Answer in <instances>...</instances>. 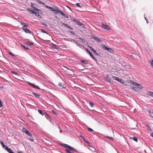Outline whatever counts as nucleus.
Segmentation results:
<instances>
[{"label":"nucleus","instance_id":"obj_16","mask_svg":"<svg viewBox=\"0 0 153 153\" xmlns=\"http://www.w3.org/2000/svg\"><path fill=\"white\" fill-rule=\"evenodd\" d=\"M131 88L137 92H138L139 90L138 89L137 87H131Z\"/></svg>","mask_w":153,"mask_h":153},{"label":"nucleus","instance_id":"obj_3","mask_svg":"<svg viewBox=\"0 0 153 153\" xmlns=\"http://www.w3.org/2000/svg\"><path fill=\"white\" fill-rule=\"evenodd\" d=\"M102 27L103 28L107 30H108L111 29L109 27V26L108 25L105 24H102Z\"/></svg>","mask_w":153,"mask_h":153},{"label":"nucleus","instance_id":"obj_54","mask_svg":"<svg viewBox=\"0 0 153 153\" xmlns=\"http://www.w3.org/2000/svg\"><path fill=\"white\" fill-rule=\"evenodd\" d=\"M70 32V33L72 34L73 35H75V33L74 32H73L72 31H69Z\"/></svg>","mask_w":153,"mask_h":153},{"label":"nucleus","instance_id":"obj_64","mask_svg":"<svg viewBox=\"0 0 153 153\" xmlns=\"http://www.w3.org/2000/svg\"><path fill=\"white\" fill-rule=\"evenodd\" d=\"M59 85L60 86H62V83H61V82H59Z\"/></svg>","mask_w":153,"mask_h":153},{"label":"nucleus","instance_id":"obj_43","mask_svg":"<svg viewBox=\"0 0 153 153\" xmlns=\"http://www.w3.org/2000/svg\"><path fill=\"white\" fill-rule=\"evenodd\" d=\"M62 25L66 27H68V25L67 24H65V23H62Z\"/></svg>","mask_w":153,"mask_h":153},{"label":"nucleus","instance_id":"obj_30","mask_svg":"<svg viewBox=\"0 0 153 153\" xmlns=\"http://www.w3.org/2000/svg\"><path fill=\"white\" fill-rule=\"evenodd\" d=\"M40 30L43 33H46L47 34H48V33L46 31L44 30L43 29H41Z\"/></svg>","mask_w":153,"mask_h":153},{"label":"nucleus","instance_id":"obj_53","mask_svg":"<svg viewBox=\"0 0 153 153\" xmlns=\"http://www.w3.org/2000/svg\"><path fill=\"white\" fill-rule=\"evenodd\" d=\"M52 112L53 114L55 115H57V114L53 111H52Z\"/></svg>","mask_w":153,"mask_h":153},{"label":"nucleus","instance_id":"obj_26","mask_svg":"<svg viewBox=\"0 0 153 153\" xmlns=\"http://www.w3.org/2000/svg\"><path fill=\"white\" fill-rule=\"evenodd\" d=\"M21 47H22V48H23L25 49H26L27 50H29L28 48H27L25 46L23 45V44H21Z\"/></svg>","mask_w":153,"mask_h":153},{"label":"nucleus","instance_id":"obj_49","mask_svg":"<svg viewBox=\"0 0 153 153\" xmlns=\"http://www.w3.org/2000/svg\"><path fill=\"white\" fill-rule=\"evenodd\" d=\"M88 130L89 132H91L92 131H93V130L92 129H91L90 128H88Z\"/></svg>","mask_w":153,"mask_h":153},{"label":"nucleus","instance_id":"obj_21","mask_svg":"<svg viewBox=\"0 0 153 153\" xmlns=\"http://www.w3.org/2000/svg\"><path fill=\"white\" fill-rule=\"evenodd\" d=\"M36 1H37V2H38V3L39 4H41L43 5H45V3L42 2V1H41L40 0H36Z\"/></svg>","mask_w":153,"mask_h":153},{"label":"nucleus","instance_id":"obj_38","mask_svg":"<svg viewBox=\"0 0 153 153\" xmlns=\"http://www.w3.org/2000/svg\"><path fill=\"white\" fill-rule=\"evenodd\" d=\"M27 43L28 45H33V42H31L30 41H28L27 42Z\"/></svg>","mask_w":153,"mask_h":153},{"label":"nucleus","instance_id":"obj_37","mask_svg":"<svg viewBox=\"0 0 153 153\" xmlns=\"http://www.w3.org/2000/svg\"><path fill=\"white\" fill-rule=\"evenodd\" d=\"M65 150H66V152L67 153H74L73 152H71L68 149H65Z\"/></svg>","mask_w":153,"mask_h":153},{"label":"nucleus","instance_id":"obj_56","mask_svg":"<svg viewBox=\"0 0 153 153\" xmlns=\"http://www.w3.org/2000/svg\"><path fill=\"white\" fill-rule=\"evenodd\" d=\"M62 87L63 88H65L66 87V86L65 84H63V85H62Z\"/></svg>","mask_w":153,"mask_h":153},{"label":"nucleus","instance_id":"obj_11","mask_svg":"<svg viewBox=\"0 0 153 153\" xmlns=\"http://www.w3.org/2000/svg\"><path fill=\"white\" fill-rule=\"evenodd\" d=\"M147 94L148 95H149L153 97V92L149 91L147 92Z\"/></svg>","mask_w":153,"mask_h":153},{"label":"nucleus","instance_id":"obj_19","mask_svg":"<svg viewBox=\"0 0 153 153\" xmlns=\"http://www.w3.org/2000/svg\"><path fill=\"white\" fill-rule=\"evenodd\" d=\"M91 38L94 39L97 41H98V40L99 39L98 38L96 37L95 36L93 35L92 36V37H91Z\"/></svg>","mask_w":153,"mask_h":153},{"label":"nucleus","instance_id":"obj_28","mask_svg":"<svg viewBox=\"0 0 153 153\" xmlns=\"http://www.w3.org/2000/svg\"><path fill=\"white\" fill-rule=\"evenodd\" d=\"M107 50L110 52H112L114 51L112 49L110 48H108Z\"/></svg>","mask_w":153,"mask_h":153},{"label":"nucleus","instance_id":"obj_32","mask_svg":"<svg viewBox=\"0 0 153 153\" xmlns=\"http://www.w3.org/2000/svg\"><path fill=\"white\" fill-rule=\"evenodd\" d=\"M137 87L138 88L140 89H142V86L141 84L138 83L137 85Z\"/></svg>","mask_w":153,"mask_h":153},{"label":"nucleus","instance_id":"obj_59","mask_svg":"<svg viewBox=\"0 0 153 153\" xmlns=\"http://www.w3.org/2000/svg\"><path fill=\"white\" fill-rule=\"evenodd\" d=\"M134 83V85H135V86H137V84H138V83L136 82H135Z\"/></svg>","mask_w":153,"mask_h":153},{"label":"nucleus","instance_id":"obj_1","mask_svg":"<svg viewBox=\"0 0 153 153\" xmlns=\"http://www.w3.org/2000/svg\"><path fill=\"white\" fill-rule=\"evenodd\" d=\"M61 145L65 148H68L71 151H74L76 152H77V151L74 148L72 147H71V146H69L67 144L61 143Z\"/></svg>","mask_w":153,"mask_h":153},{"label":"nucleus","instance_id":"obj_10","mask_svg":"<svg viewBox=\"0 0 153 153\" xmlns=\"http://www.w3.org/2000/svg\"><path fill=\"white\" fill-rule=\"evenodd\" d=\"M89 48H90V49L94 52L95 54L97 55H99V54L92 47L89 46Z\"/></svg>","mask_w":153,"mask_h":153},{"label":"nucleus","instance_id":"obj_44","mask_svg":"<svg viewBox=\"0 0 153 153\" xmlns=\"http://www.w3.org/2000/svg\"><path fill=\"white\" fill-rule=\"evenodd\" d=\"M36 16H40L39 14V13H36L35 12L34 14Z\"/></svg>","mask_w":153,"mask_h":153},{"label":"nucleus","instance_id":"obj_55","mask_svg":"<svg viewBox=\"0 0 153 153\" xmlns=\"http://www.w3.org/2000/svg\"><path fill=\"white\" fill-rule=\"evenodd\" d=\"M98 42H99V43H102V41L101 40V39H99L98 41Z\"/></svg>","mask_w":153,"mask_h":153},{"label":"nucleus","instance_id":"obj_18","mask_svg":"<svg viewBox=\"0 0 153 153\" xmlns=\"http://www.w3.org/2000/svg\"><path fill=\"white\" fill-rule=\"evenodd\" d=\"M149 62L151 67L153 68V59L150 60Z\"/></svg>","mask_w":153,"mask_h":153},{"label":"nucleus","instance_id":"obj_15","mask_svg":"<svg viewBox=\"0 0 153 153\" xmlns=\"http://www.w3.org/2000/svg\"><path fill=\"white\" fill-rule=\"evenodd\" d=\"M27 10L28 11L30 12L31 13H32V14H34L35 12L34 11H33L32 10H31L30 9H29V8H27Z\"/></svg>","mask_w":153,"mask_h":153},{"label":"nucleus","instance_id":"obj_58","mask_svg":"<svg viewBox=\"0 0 153 153\" xmlns=\"http://www.w3.org/2000/svg\"><path fill=\"white\" fill-rule=\"evenodd\" d=\"M72 21L75 22H76V23L78 21H77L76 20V19H73L72 20Z\"/></svg>","mask_w":153,"mask_h":153},{"label":"nucleus","instance_id":"obj_33","mask_svg":"<svg viewBox=\"0 0 153 153\" xmlns=\"http://www.w3.org/2000/svg\"><path fill=\"white\" fill-rule=\"evenodd\" d=\"M52 45L53 48H54L56 49H57V46L56 45L54 44H52Z\"/></svg>","mask_w":153,"mask_h":153},{"label":"nucleus","instance_id":"obj_12","mask_svg":"<svg viewBox=\"0 0 153 153\" xmlns=\"http://www.w3.org/2000/svg\"><path fill=\"white\" fill-rule=\"evenodd\" d=\"M33 94L37 98H39L40 95L39 94L35 92H33Z\"/></svg>","mask_w":153,"mask_h":153},{"label":"nucleus","instance_id":"obj_13","mask_svg":"<svg viewBox=\"0 0 153 153\" xmlns=\"http://www.w3.org/2000/svg\"><path fill=\"white\" fill-rule=\"evenodd\" d=\"M20 23L22 25H23V27H27L28 26V25H27L26 23L24 22H21Z\"/></svg>","mask_w":153,"mask_h":153},{"label":"nucleus","instance_id":"obj_24","mask_svg":"<svg viewBox=\"0 0 153 153\" xmlns=\"http://www.w3.org/2000/svg\"><path fill=\"white\" fill-rule=\"evenodd\" d=\"M80 61L81 62L84 63L85 64H88V61L86 60H81Z\"/></svg>","mask_w":153,"mask_h":153},{"label":"nucleus","instance_id":"obj_41","mask_svg":"<svg viewBox=\"0 0 153 153\" xmlns=\"http://www.w3.org/2000/svg\"><path fill=\"white\" fill-rule=\"evenodd\" d=\"M149 113L151 117H153V111H150Z\"/></svg>","mask_w":153,"mask_h":153},{"label":"nucleus","instance_id":"obj_40","mask_svg":"<svg viewBox=\"0 0 153 153\" xmlns=\"http://www.w3.org/2000/svg\"><path fill=\"white\" fill-rule=\"evenodd\" d=\"M76 45L79 47H82V45H81V44L78 42L77 43V44Z\"/></svg>","mask_w":153,"mask_h":153},{"label":"nucleus","instance_id":"obj_25","mask_svg":"<svg viewBox=\"0 0 153 153\" xmlns=\"http://www.w3.org/2000/svg\"><path fill=\"white\" fill-rule=\"evenodd\" d=\"M112 77L115 80H116L117 81H118L119 80V78H118V77H117V76H112Z\"/></svg>","mask_w":153,"mask_h":153},{"label":"nucleus","instance_id":"obj_57","mask_svg":"<svg viewBox=\"0 0 153 153\" xmlns=\"http://www.w3.org/2000/svg\"><path fill=\"white\" fill-rule=\"evenodd\" d=\"M68 28H69V29H71V30H73V27L70 26L69 25H68Z\"/></svg>","mask_w":153,"mask_h":153},{"label":"nucleus","instance_id":"obj_62","mask_svg":"<svg viewBox=\"0 0 153 153\" xmlns=\"http://www.w3.org/2000/svg\"><path fill=\"white\" fill-rule=\"evenodd\" d=\"M88 144L91 147H92V146L91 145V143H90L88 142Z\"/></svg>","mask_w":153,"mask_h":153},{"label":"nucleus","instance_id":"obj_6","mask_svg":"<svg viewBox=\"0 0 153 153\" xmlns=\"http://www.w3.org/2000/svg\"><path fill=\"white\" fill-rule=\"evenodd\" d=\"M58 7H55V9H54L53 7H49V9H50L51 10L53 11L55 13V14H56V12L57 11V9Z\"/></svg>","mask_w":153,"mask_h":153},{"label":"nucleus","instance_id":"obj_35","mask_svg":"<svg viewBox=\"0 0 153 153\" xmlns=\"http://www.w3.org/2000/svg\"><path fill=\"white\" fill-rule=\"evenodd\" d=\"M146 128L149 131H151L152 129L149 125H147Z\"/></svg>","mask_w":153,"mask_h":153},{"label":"nucleus","instance_id":"obj_39","mask_svg":"<svg viewBox=\"0 0 153 153\" xmlns=\"http://www.w3.org/2000/svg\"><path fill=\"white\" fill-rule=\"evenodd\" d=\"M28 82L29 84V85H30L31 86H32L33 87V88L35 87L36 85H35L34 84H32L30 82Z\"/></svg>","mask_w":153,"mask_h":153},{"label":"nucleus","instance_id":"obj_48","mask_svg":"<svg viewBox=\"0 0 153 153\" xmlns=\"http://www.w3.org/2000/svg\"><path fill=\"white\" fill-rule=\"evenodd\" d=\"M41 23L42 25H44L46 27H48V25L42 22H41Z\"/></svg>","mask_w":153,"mask_h":153},{"label":"nucleus","instance_id":"obj_34","mask_svg":"<svg viewBox=\"0 0 153 153\" xmlns=\"http://www.w3.org/2000/svg\"><path fill=\"white\" fill-rule=\"evenodd\" d=\"M81 40H82V42H83L85 44H86V43H87V41L85 39H82Z\"/></svg>","mask_w":153,"mask_h":153},{"label":"nucleus","instance_id":"obj_17","mask_svg":"<svg viewBox=\"0 0 153 153\" xmlns=\"http://www.w3.org/2000/svg\"><path fill=\"white\" fill-rule=\"evenodd\" d=\"M130 138L131 139L133 140L134 141H135L136 142H137L138 141L137 138L136 137H130Z\"/></svg>","mask_w":153,"mask_h":153},{"label":"nucleus","instance_id":"obj_31","mask_svg":"<svg viewBox=\"0 0 153 153\" xmlns=\"http://www.w3.org/2000/svg\"><path fill=\"white\" fill-rule=\"evenodd\" d=\"M101 46L103 48H104L105 50H107V48H108L105 45H101Z\"/></svg>","mask_w":153,"mask_h":153},{"label":"nucleus","instance_id":"obj_61","mask_svg":"<svg viewBox=\"0 0 153 153\" xmlns=\"http://www.w3.org/2000/svg\"><path fill=\"white\" fill-rule=\"evenodd\" d=\"M72 41H73L74 43H76V45L77 44V43H78V42H76V41H75V40L73 39V40H72Z\"/></svg>","mask_w":153,"mask_h":153},{"label":"nucleus","instance_id":"obj_63","mask_svg":"<svg viewBox=\"0 0 153 153\" xmlns=\"http://www.w3.org/2000/svg\"><path fill=\"white\" fill-rule=\"evenodd\" d=\"M2 106V103L1 101L0 100V107H1Z\"/></svg>","mask_w":153,"mask_h":153},{"label":"nucleus","instance_id":"obj_22","mask_svg":"<svg viewBox=\"0 0 153 153\" xmlns=\"http://www.w3.org/2000/svg\"><path fill=\"white\" fill-rule=\"evenodd\" d=\"M11 73L13 74H14L16 76H19V74L18 73L14 71H11Z\"/></svg>","mask_w":153,"mask_h":153},{"label":"nucleus","instance_id":"obj_5","mask_svg":"<svg viewBox=\"0 0 153 153\" xmlns=\"http://www.w3.org/2000/svg\"><path fill=\"white\" fill-rule=\"evenodd\" d=\"M58 7H55V9H54L53 7H49V9H50L51 10L53 11L55 13V14H56V12L57 11V9Z\"/></svg>","mask_w":153,"mask_h":153},{"label":"nucleus","instance_id":"obj_14","mask_svg":"<svg viewBox=\"0 0 153 153\" xmlns=\"http://www.w3.org/2000/svg\"><path fill=\"white\" fill-rule=\"evenodd\" d=\"M76 23L77 25H80L82 26V27H84L85 25L84 24H83L81 22H80L77 21Z\"/></svg>","mask_w":153,"mask_h":153},{"label":"nucleus","instance_id":"obj_45","mask_svg":"<svg viewBox=\"0 0 153 153\" xmlns=\"http://www.w3.org/2000/svg\"><path fill=\"white\" fill-rule=\"evenodd\" d=\"M9 153H14L13 152L11 149H10L8 152Z\"/></svg>","mask_w":153,"mask_h":153},{"label":"nucleus","instance_id":"obj_51","mask_svg":"<svg viewBox=\"0 0 153 153\" xmlns=\"http://www.w3.org/2000/svg\"><path fill=\"white\" fill-rule=\"evenodd\" d=\"M92 148V149H90L89 148V149L90 150H91V151H95V149L93 147Z\"/></svg>","mask_w":153,"mask_h":153},{"label":"nucleus","instance_id":"obj_60","mask_svg":"<svg viewBox=\"0 0 153 153\" xmlns=\"http://www.w3.org/2000/svg\"><path fill=\"white\" fill-rule=\"evenodd\" d=\"M28 139H29V140H30V141H34V139H31L30 138H28Z\"/></svg>","mask_w":153,"mask_h":153},{"label":"nucleus","instance_id":"obj_20","mask_svg":"<svg viewBox=\"0 0 153 153\" xmlns=\"http://www.w3.org/2000/svg\"><path fill=\"white\" fill-rule=\"evenodd\" d=\"M33 8L34 10L39 13H40V12H41V10L38 9L36 7H34V8Z\"/></svg>","mask_w":153,"mask_h":153},{"label":"nucleus","instance_id":"obj_7","mask_svg":"<svg viewBox=\"0 0 153 153\" xmlns=\"http://www.w3.org/2000/svg\"><path fill=\"white\" fill-rule=\"evenodd\" d=\"M23 30L26 33H31V31L28 29L23 28Z\"/></svg>","mask_w":153,"mask_h":153},{"label":"nucleus","instance_id":"obj_2","mask_svg":"<svg viewBox=\"0 0 153 153\" xmlns=\"http://www.w3.org/2000/svg\"><path fill=\"white\" fill-rule=\"evenodd\" d=\"M58 13H59L60 14H61L64 17L66 18H68V15H65V14L62 11V10H59V8L58 7L57 9V11L56 12V14H57Z\"/></svg>","mask_w":153,"mask_h":153},{"label":"nucleus","instance_id":"obj_52","mask_svg":"<svg viewBox=\"0 0 153 153\" xmlns=\"http://www.w3.org/2000/svg\"><path fill=\"white\" fill-rule=\"evenodd\" d=\"M34 88H36V89H40V88L37 86H36V85H35V87H34Z\"/></svg>","mask_w":153,"mask_h":153},{"label":"nucleus","instance_id":"obj_9","mask_svg":"<svg viewBox=\"0 0 153 153\" xmlns=\"http://www.w3.org/2000/svg\"><path fill=\"white\" fill-rule=\"evenodd\" d=\"M2 147L4 149L7 150V152L10 149V148H8L7 146H5L4 144L2 145Z\"/></svg>","mask_w":153,"mask_h":153},{"label":"nucleus","instance_id":"obj_42","mask_svg":"<svg viewBox=\"0 0 153 153\" xmlns=\"http://www.w3.org/2000/svg\"><path fill=\"white\" fill-rule=\"evenodd\" d=\"M76 6L77 7H82V6H80V5L79 4V3H76Z\"/></svg>","mask_w":153,"mask_h":153},{"label":"nucleus","instance_id":"obj_46","mask_svg":"<svg viewBox=\"0 0 153 153\" xmlns=\"http://www.w3.org/2000/svg\"><path fill=\"white\" fill-rule=\"evenodd\" d=\"M35 6V4L33 3H31V6L32 8H34V6Z\"/></svg>","mask_w":153,"mask_h":153},{"label":"nucleus","instance_id":"obj_23","mask_svg":"<svg viewBox=\"0 0 153 153\" xmlns=\"http://www.w3.org/2000/svg\"><path fill=\"white\" fill-rule=\"evenodd\" d=\"M22 131L23 132H24L26 134L29 131L25 128H23L22 130Z\"/></svg>","mask_w":153,"mask_h":153},{"label":"nucleus","instance_id":"obj_47","mask_svg":"<svg viewBox=\"0 0 153 153\" xmlns=\"http://www.w3.org/2000/svg\"><path fill=\"white\" fill-rule=\"evenodd\" d=\"M90 106L91 107H93V105H94V104H93V103L92 102H90Z\"/></svg>","mask_w":153,"mask_h":153},{"label":"nucleus","instance_id":"obj_29","mask_svg":"<svg viewBox=\"0 0 153 153\" xmlns=\"http://www.w3.org/2000/svg\"><path fill=\"white\" fill-rule=\"evenodd\" d=\"M118 81L119 82H120V83H122V84H123L124 83V81L122 79H120L119 78Z\"/></svg>","mask_w":153,"mask_h":153},{"label":"nucleus","instance_id":"obj_8","mask_svg":"<svg viewBox=\"0 0 153 153\" xmlns=\"http://www.w3.org/2000/svg\"><path fill=\"white\" fill-rule=\"evenodd\" d=\"M105 80L106 81L110 82V83H112L113 82L111 80V78L109 77L108 76L106 77L105 78Z\"/></svg>","mask_w":153,"mask_h":153},{"label":"nucleus","instance_id":"obj_4","mask_svg":"<svg viewBox=\"0 0 153 153\" xmlns=\"http://www.w3.org/2000/svg\"><path fill=\"white\" fill-rule=\"evenodd\" d=\"M86 51L89 54L91 57L92 58L95 60L97 61V59L94 56V55L91 53L89 51V50H88L87 49H86Z\"/></svg>","mask_w":153,"mask_h":153},{"label":"nucleus","instance_id":"obj_27","mask_svg":"<svg viewBox=\"0 0 153 153\" xmlns=\"http://www.w3.org/2000/svg\"><path fill=\"white\" fill-rule=\"evenodd\" d=\"M26 134L27 135H28L29 137H33L32 134L30 133V132L29 131H28L27 133V134Z\"/></svg>","mask_w":153,"mask_h":153},{"label":"nucleus","instance_id":"obj_50","mask_svg":"<svg viewBox=\"0 0 153 153\" xmlns=\"http://www.w3.org/2000/svg\"><path fill=\"white\" fill-rule=\"evenodd\" d=\"M9 54H10V55H11V56H14L15 55L13 54V53L12 52H9Z\"/></svg>","mask_w":153,"mask_h":153},{"label":"nucleus","instance_id":"obj_36","mask_svg":"<svg viewBox=\"0 0 153 153\" xmlns=\"http://www.w3.org/2000/svg\"><path fill=\"white\" fill-rule=\"evenodd\" d=\"M38 111L39 113L40 114H41L42 115H44V114L42 110L39 109L38 110Z\"/></svg>","mask_w":153,"mask_h":153}]
</instances>
